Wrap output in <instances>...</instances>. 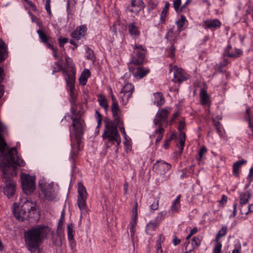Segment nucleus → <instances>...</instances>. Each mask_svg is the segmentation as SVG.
<instances>
[{
    "label": "nucleus",
    "mask_w": 253,
    "mask_h": 253,
    "mask_svg": "<svg viewBox=\"0 0 253 253\" xmlns=\"http://www.w3.org/2000/svg\"><path fill=\"white\" fill-rule=\"evenodd\" d=\"M111 111L114 118V121L108 118H105L104 120L105 129L102 134V137L105 141L107 148L111 147V145L115 144V142H116L117 145H119L121 141L120 135L117 129V126L114 124V123L122 120L120 117L121 111L119 105H112Z\"/></svg>",
    "instance_id": "obj_1"
},
{
    "label": "nucleus",
    "mask_w": 253,
    "mask_h": 253,
    "mask_svg": "<svg viewBox=\"0 0 253 253\" xmlns=\"http://www.w3.org/2000/svg\"><path fill=\"white\" fill-rule=\"evenodd\" d=\"M49 232V228L43 225H37L25 231L24 239L27 250L31 253H35Z\"/></svg>",
    "instance_id": "obj_2"
},
{
    "label": "nucleus",
    "mask_w": 253,
    "mask_h": 253,
    "mask_svg": "<svg viewBox=\"0 0 253 253\" xmlns=\"http://www.w3.org/2000/svg\"><path fill=\"white\" fill-rule=\"evenodd\" d=\"M13 213L20 221L27 219L30 222H35L39 218L37 204L31 200L25 201L21 206L17 203H14Z\"/></svg>",
    "instance_id": "obj_3"
},
{
    "label": "nucleus",
    "mask_w": 253,
    "mask_h": 253,
    "mask_svg": "<svg viewBox=\"0 0 253 253\" xmlns=\"http://www.w3.org/2000/svg\"><path fill=\"white\" fill-rule=\"evenodd\" d=\"M17 150L15 147L11 148L7 153L3 154L4 159L6 162H2L0 164V168L2 171L1 176L2 178H6V175L10 174L8 170L12 168L15 169L16 165L19 167H24L25 163L23 160L19 158L17 155Z\"/></svg>",
    "instance_id": "obj_4"
},
{
    "label": "nucleus",
    "mask_w": 253,
    "mask_h": 253,
    "mask_svg": "<svg viewBox=\"0 0 253 253\" xmlns=\"http://www.w3.org/2000/svg\"><path fill=\"white\" fill-rule=\"evenodd\" d=\"M63 76H67L66 82L68 88L70 91V102L72 104L75 103L77 95L74 92L76 69L74 67H69L67 70L63 72Z\"/></svg>",
    "instance_id": "obj_5"
},
{
    "label": "nucleus",
    "mask_w": 253,
    "mask_h": 253,
    "mask_svg": "<svg viewBox=\"0 0 253 253\" xmlns=\"http://www.w3.org/2000/svg\"><path fill=\"white\" fill-rule=\"evenodd\" d=\"M146 52V48L143 45L135 44L133 46V51L130 64L135 65L142 64L144 60Z\"/></svg>",
    "instance_id": "obj_6"
},
{
    "label": "nucleus",
    "mask_w": 253,
    "mask_h": 253,
    "mask_svg": "<svg viewBox=\"0 0 253 253\" xmlns=\"http://www.w3.org/2000/svg\"><path fill=\"white\" fill-rule=\"evenodd\" d=\"M22 188L26 195L31 194L35 189V178L29 174H23L21 176Z\"/></svg>",
    "instance_id": "obj_7"
},
{
    "label": "nucleus",
    "mask_w": 253,
    "mask_h": 253,
    "mask_svg": "<svg viewBox=\"0 0 253 253\" xmlns=\"http://www.w3.org/2000/svg\"><path fill=\"white\" fill-rule=\"evenodd\" d=\"M39 186L46 200L52 201L54 199V190L52 184L47 182L43 178L39 182Z\"/></svg>",
    "instance_id": "obj_8"
},
{
    "label": "nucleus",
    "mask_w": 253,
    "mask_h": 253,
    "mask_svg": "<svg viewBox=\"0 0 253 253\" xmlns=\"http://www.w3.org/2000/svg\"><path fill=\"white\" fill-rule=\"evenodd\" d=\"M78 205L80 210L82 212L86 208V201L87 194L85 187L82 183H79L78 184Z\"/></svg>",
    "instance_id": "obj_9"
},
{
    "label": "nucleus",
    "mask_w": 253,
    "mask_h": 253,
    "mask_svg": "<svg viewBox=\"0 0 253 253\" xmlns=\"http://www.w3.org/2000/svg\"><path fill=\"white\" fill-rule=\"evenodd\" d=\"M169 70V73L173 72L174 78L172 81L175 83L181 84L188 79V76L185 71L176 66L172 67L170 64Z\"/></svg>",
    "instance_id": "obj_10"
},
{
    "label": "nucleus",
    "mask_w": 253,
    "mask_h": 253,
    "mask_svg": "<svg viewBox=\"0 0 253 253\" xmlns=\"http://www.w3.org/2000/svg\"><path fill=\"white\" fill-rule=\"evenodd\" d=\"M72 126L75 130L76 139L78 145H79L84 134V122L79 118H72Z\"/></svg>",
    "instance_id": "obj_11"
},
{
    "label": "nucleus",
    "mask_w": 253,
    "mask_h": 253,
    "mask_svg": "<svg viewBox=\"0 0 253 253\" xmlns=\"http://www.w3.org/2000/svg\"><path fill=\"white\" fill-rule=\"evenodd\" d=\"M134 90V86L131 83H127L125 84L120 93L123 104H126L127 103L129 98L131 97Z\"/></svg>",
    "instance_id": "obj_12"
},
{
    "label": "nucleus",
    "mask_w": 253,
    "mask_h": 253,
    "mask_svg": "<svg viewBox=\"0 0 253 253\" xmlns=\"http://www.w3.org/2000/svg\"><path fill=\"white\" fill-rule=\"evenodd\" d=\"M170 111L166 108H163L157 112L155 119H154V124L157 127L162 126V124L166 122L168 115Z\"/></svg>",
    "instance_id": "obj_13"
},
{
    "label": "nucleus",
    "mask_w": 253,
    "mask_h": 253,
    "mask_svg": "<svg viewBox=\"0 0 253 253\" xmlns=\"http://www.w3.org/2000/svg\"><path fill=\"white\" fill-rule=\"evenodd\" d=\"M15 183L10 178L6 179L4 181L3 193L8 198L12 197L15 191Z\"/></svg>",
    "instance_id": "obj_14"
},
{
    "label": "nucleus",
    "mask_w": 253,
    "mask_h": 253,
    "mask_svg": "<svg viewBox=\"0 0 253 253\" xmlns=\"http://www.w3.org/2000/svg\"><path fill=\"white\" fill-rule=\"evenodd\" d=\"M185 122L184 119H182L181 120L179 121V126H178V130L179 131V140L180 146L179 147L180 149V152L182 153L183 148L185 145V138H186V134L183 131V130L185 128Z\"/></svg>",
    "instance_id": "obj_15"
},
{
    "label": "nucleus",
    "mask_w": 253,
    "mask_h": 253,
    "mask_svg": "<svg viewBox=\"0 0 253 253\" xmlns=\"http://www.w3.org/2000/svg\"><path fill=\"white\" fill-rule=\"evenodd\" d=\"M129 72H132L133 76L136 79H142L150 72L149 69L141 67H137L135 68L129 66Z\"/></svg>",
    "instance_id": "obj_16"
},
{
    "label": "nucleus",
    "mask_w": 253,
    "mask_h": 253,
    "mask_svg": "<svg viewBox=\"0 0 253 253\" xmlns=\"http://www.w3.org/2000/svg\"><path fill=\"white\" fill-rule=\"evenodd\" d=\"M201 241L202 237L199 236L195 237L192 238L191 244L189 241L188 242L186 241L185 253H189L195 249L197 248L201 245Z\"/></svg>",
    "instance_id": "obj_17"
},
{
    "label": "nucleus",
    "mask_w": 253,
    "mask_h": 253,
    "mask_svg": "<svg viewBox=\"0 0 253 253\" xmlns=\"http://www.w3.org/2000/svg\"><path fill=\"white\" fill-rule=\"evenodd\" d=\"M144 7L142 0H131V4L127 7V10L131 13L137 15Z\"/></svg>",
    "instance_id": "obj_18"
},
{
    "label": "nucleus",
    "mask_w": 253,
    "mask_h": 253,
    "mask_svg": "<svg viewBox=\"0 0 253 253\" xmlns=\"http://www.w3.org/2000/svg\"><path fill=\"white\" fill-rule=\"evenodd\" d=\"M221 22L217 19H207L204 21L203 26L206 29L214 31L220 27Z\"/></svg>",
    "instance_id": "obj_19"
},
{
    "label": "nucleus",
    "mask_w": 253,
    "mask_h": 253,
    "mask_svg": "<svg viewBox=\"0 0 253 253\" xmlns=\"http://www.w3.org/2000/svg\"><path fill=\"white\" fill-rule=\"evenodd\" d=\"M87 27L85 25L78 27L71 34V37L79 40L83 37L86 34Z\"/></svg>",
    "instance_id": "obj_20"
},
{
    "label": "nucleus",
    "mask_w": 253,
    "mask_h": 253,
    "mask_svg": "<svg viewBox=\"0 0 253 253\" xmlns=\"http://www.w3.org/2000/svg\"><path fill=\"white\" fill-rule=\"evenodd\" d=\"M128 31L130 35L134 39L137 38L140 35L138 27L135 22H132L128 25Z\"/></svg>",
    "instance_id": "obj_21"
},
{
    "label": "nucleus",
    "mask_w": 253,
    "mask_h": 253,
    "mask_svg": "<svg viewBox=\"0 0 253 253\" xmlns=\"http://www.w3.org/2000/svg\"><path fill=\"white\" fill-rule=\"evenodd\" d=\"M179 33L174 31V27L169 29L166 35V38L170 43H175Z\"/></svg>",
    "instance_id": "obj_22"
},
{
    "label": "nucleus",
    "mask_w": 253,
    "mask_h": 253,
    "mask_svg": "<svg viewBox=\"0 0 253 253\" xmlns=\"http://www.w3.org/2000/svg\"><path fill=\"white\" fill-rule=\"evenodd\" d=\"M251 197V193L249 191H246L245 193H242L240 195V203L241 208L245 207L246 204H247L249 200Z\"/></svg>",
    "instance_id": "obj_23"
},
{
    "label": "nucleus",
    "mask_w": 253,
    "mask_h": 253,
    "mask_svg": "<svg viewBox=\"0 0 253 253\" xmlns=\"http://www.w3.org/2000/svg\"><path fill=\"white\" fill-rule=\"evenodd\" d=\"M201 103L202 105L209 106L210 104L209 95L204 89L200 91Z\"/></svg>",
    "instance_id": "obj_24"
},
{
    "label": "nucleus",
    "mask_w": 253,
    "mask_h": 253,
    "mask_svg": "<svg viewBox=\"0 0 253 253\" xmlns=\"http://www.w3.org/2000/svg\"><path fill=\"white\" fill-rule=\"evenodd\" d=\"M5 129V126L2 125V123L0 121V152L3 154L7 144L2 137L1 133Z\"/></svg>",
    "instance_id": "obj_25"
},
{
    "label": "nucleus",
    "mask_w": 253,
    "mask_h": 253,
    "mask_svg": "<svg viewBox=\"0 0 253 253\" xmlns=\"http://www.w3.org/2000/svg\"><path fill=\"white\" fill-rule=\"evenodd\" d=\"M90 72L89 70L87 69H84L79 79L80 83L83 85H85L87 79L90 77Z\"/></svg>",
    "instance_id": "obj_26"
},
{
    "label": "nucleus",
    "mask_w": 253,
    "mask_h": 253,
    "mask_svg": "<svg viewBox=\"0 0 253 253\" xmlns=\"http://www.w3.org/2000/svg\"><path fill=\"white\" fill-rule=\"evenodd\" d=\"M171 168V165L167 163L161 162L158 166V171L160 174H164Z\"/></svg>",
    "instance_id": "obj_27"
},
{
    "label": "nucleus",
    "mask_w": 253,
    "mask_h": 253,
    "mask_svg": "<svg viewBox=\"0 0 253 253\" xmlns=\"http://www.w3.org/2000/svg\"><path fill=\"white\" fill-rule=\"evenodd\" d=\"M247 161L244 160H240L236 162L233 166V172L236 176H238L239 173V169L241 167L246 163Z\"/></svg>",
    "instance_id": "obj_28"
},
{
    "label": "nucleus",
    "mask_w": 253,
    "mask_h": 253,
    "mask_svg": "<svg viewBox=\"0 0 253 253\" xmlns=\"http://www.w3.org/2000/svg\"><path fill=\"white\" fill-rule=\"evenodd\" d=\"M154 101L155 104H156L157 106H161L163 105L165 103V98L163 96V94L161 92H157L154 94Z\"/></svg>",
    "instance_id": "obj_29"
},
{
    "label": "nucleus",
    "mask_w": 253,
    "mask_h": 253,
    "mask_svg": "<svg viewBox=\"0 0 253 253\" xmlns=\"http://www.w3.org/2000/svg\"><path fill=\"white\" fill-rule=\"evenodd\" d=\"M164 132V128L163 126H158L157 128L155 130L154 133L157 135L155 142L156 144H157L162 140Z\"/></svg>",
    "instance_id": "obj_30"
},
{
    "label": "nucleus",
    "mask_w": 253,
    "mask_h": 253,
    "mask_svg": "<svg viewBox=\"0 0 253 253\" xmlns=\"http://www.w3.org/2000/svg\"><path fill=\"white\" fill-rule=\"evenodd\" d=\"M98 101L99 105L103 107L106 111L108 110L109 105L108 104L107 100L104 95L100 94L98 96Z\"/></svg>",
    "instance_id": "obj_31"
},
{
    "label": "nucleus",
    "mask_w": 253,
    "mask_h": 253,
    "mask_svg": "<svg viewBox=\"0 0 253 253\" xmlns=\"http://www.w3.org/2000/svg\"><path fill=\"white\" fill-rule=\"evenodd\" d=\"M180 195H178L175 200L173 202V203L170 208V211L172 212H176L178 211L180 207Z\"/></svg>",
    "instance_id": "obj_32"
},
{
    "label": "nucleus",
    "mask_w": 253,
    "mask_h": 253,
    "mask_svg": "<svg viewBox=\"0 0 253 253\" xmlns=\"http://www.w3.org/2000/svg\"><path fill=\"white\" fill-rule=\"evenodd\" d=\"M73 227L74 226L72 223L68 224L67 226L68 239L70 242L72 246L75 244V240L74 239V235L73 234Z\"/></svg>",
    "instance_id": "obj_33"
},
{
    "label": "nucleus",
    "mask_w": 253,
    "mask_h": 253,
    "mask_svg": "<svg viewBox=\"0 0 253 253\" xmlns=\"http://www.w3.org/2000/svg\"><path fill=\"white\" fill-rule=\"evenodd\" d=\"M7 51L4 44L0 41V62L3 61L6 58Z\"/></svg>",
    "instance_id": "obj_34"
},
{
    "label": "nucleus",
    "mask_w": 253,
    "mask_h": 253,
    "mask_svg": "<svg viewBox=\"0 0 253 253\" xmlns=\"http://www.w3.org/2000/svg\"><path fill=\"white\" fill-rule=\"evenodd\" d=\"M185 17L183 15H181L180 18L176 22L179 33L183 30V27L185 24Z\"/></svg>",
    "instance_id": "obj_35"
},
{
    "label": "nucleus",
    "mask_w": 253,
    "mask_h": 253,
    "mask_svg": "<svg viewBox=\"0 0 253 253\" xmlns=\"http://www.w3.org/2000/svg\"><path fill=\"white\" fill-rule=\"evenodd\" d=\"M37 33H38V34L39 35V36L41 40L42 41V42L43 43H46V42H47V41H50V40L51 39V38L48 37L45 34V33L43 31L41 30H38L37 31Z\"/></svg>",
    "instance_id": "obj_36"
},
{
    "label": "nucleus",
    "mask_w": 253,
    "mask_h": 253,
    "mask_svg": "<svg viewBox=\"0 0 253 253\" xmlns=\"http://www.w3.org/2000/svg\"><path fill=\"white\" fill-rule=\"evenodd\" d=\"M242 54V51L240 49H236L235 53H226L224 56L229 57L237 58L239 57Z\"/></svg>",
    "instance_id": "obj_37"
},
{
    "label": "nucleus",
    "mask_w": 253,
    "mask_h": 253,
    "mask_svg": "<svg viewBox=\"0 0 253 253\" xmlns=\"http://www.w3.org/2000/svg\"><path fill=\"white\" fill-rule=\"evenodd\" d=\"M115 126L117 127L118 126L120 129V131L124 134V137L126 138V134L125 131V127L124 126V123L122 120L114 123Z\"/></svg>",
    "instance_id": "obj_38"
},
{
    "label": "nucleus",
    "mask_w": 253,
    "mask_h": 253,
    "mask_svg": "<svg viewBox=\"0 0 253 253\" xmlns=\"http://www.w3.org/2000/svg\"><path fill=\"white\" fill-rule=\"evenodd\" d=\"M86 58L94 62L95 60V57L93 53V51L89 47H87L86 49Z\"/></svg>",
    "instance_id": "obj_39"
},
{
    "label": "nucleus",
    "mask_w": 253,
    "mask_h": 253,
    "mask_svg": "<svg viewBox=\"0 0 253 253\" xmlns=\"http://www.w3.org/2000/svg\"><path fill=\"white\" fill-rule=\"evenodd\" d=\"M158 4V0H149L148 1V12L155 9Z\"/></svg>",
    "instance_id": "obj_40"
},
{
    "label": "nucleus",
    "mask_w": 253,
    "mask_h": 253,
    "mask_svg": "<svg viewBox=\"0 0 253 253\" xmlns=\"http://www.w3.org/2000/svg\"><path fill=\"white\" fill-rule=\"evenodd\" d=\"M241 212L242 214H248L249 213L253 212V204H251L248 206V209L245 207L241 208Z\"/></svg>",
    "instance_id": "obj_41"
},
{
    "label": "nucleus",
    "mask_w": 253,
    "mask_h": 253,
    "mask_svg": "<svg viewBox=\"0 0 253 253\" xmlns=\"http://www.w3.org/2000/svg\"><path fill=\"white\" fill-rule=\"evenodd\" d=\"M159 224L160 223L155 220L154 221L150 222L147 225V229L148 230H155Z\"/></svg>",
    "instance_id": "obj_42"
},
{
    "label": "nucleus",
    "mask_w": 253,
    "mask_h": 253,
    "mask_svg": "<svg viewBox=\"0 0 253 253\" xmlns=\"http://www.w3.org/2000/svg\"><path fill=\"white\" fill-rule=\"evenodd\" d=\"M227 232V227H223L218 232L215 241L216 242H219L218 240L219 238L222 236H224Z\"/></svg>",
    "instance_id": "obj_43"
},
{
    "label": "nucleus",
    "mask_w": 253,
    "mask_h": 253,
    "mask_svg": "<svg viewBox=\"0 0 253 253\" xmlns=\"http://www.w3.org/2000/svg\"><path fill=\"white\" fill-rule=\"evenodd\" d=\"M159 206V198H156L154 199L153 203L150 205L151 210L155 211L158 209Z\"/></svg>",
    "instance_id": "obj_44"
},
{
    "label": "nucleus",
    "mask_w": 253,
    "mask_h": 253,
    "mask_svg": "<svg viewBox=\"0 0 253 253\" xmlns=\"http://www.w3.org/2000/svg\"><path fill=\"white\" fill-rule=\"evenodd\" d=\"M166 214V212L165 211H160L158 213V215L156 217L155 220L160 223L161 221L164 219Z\"/></svg>",
    "instance_id": "obj_45"
},
{
    "label": "nucleus",
    "mask_w": 253,
    "mask_h": 253,
    "mask_svg": "<svg viewBox=\"0 0 253 253\" xmlns=\"http://www.w3.org/2000/svg\"><path fill=\"white\" fill-rule=\"evenodd\" d=\"M95 117L97 121L98 127H99L102 123V115L98 111L95 112Z\"/></svg>",
    "instance_id": "obj_46"
},
{
    "label": "nucleus",
    "mask_w": 253,
    "mask_h": 253,
    "mask_svg": "<svg viewBox=\"0 0 253 253\" xmlns=\"http://www.w3.org/2000/svg\"><path fill=\"white\" fill-rule=\"evenodd\" d=\"M54 65L57 67V68H54L53 72H59L62 69V63L60 62H56L54 63Z\"/></svg>",
    "instance_id": "obj_47"
},
{
    "label": "nucleus",
    "mask_w": 253,
    "mask_h": 253,
    "mask_svg": "<svg viewBox=\"0 0 253 253\" xmlns=\"http://www.w3.org/2000/svg\"><path fill=\"white\" fill-rule=\"evenodd\" d=\"M207 151V149L205 146H202L201 148L200 151L199 152V160H201L203 158V155L204 154H205Z\"/></svg>",
    "instance_id": "obj_48"
},
{
    "label": "nucleus",
    "mask_w": 253,
    "mask_h": 253,
    "mask_svg": "<svg viewBox=\"0 0 253 253\" xmlns=\"http://www.w3.org/2000/svg\"><path fill=\"white\" fill-rule=\"evenodd\" d=\"M222 244L220 242H217V245L213 249V253H220Z\"/></svg>",
    "instance_id": "obj_49"
},
{
    "label": "nucleus",
    "mask_w": 253,
    "mask_h": 253,
    "mask_svg": "<svg viewBox=\"0 0 253 253\" xmlns=\"http://www.w3.org/2000/svg\"><path fill=\"white\" fill-rule=\"evenodd\" d=\"M173 4L175 10L177 11L181 4V0H174Z\"/></svg>",
    "instance_id": "obj_50"
},
{
    "label": "nucleus",
    "mask_w": 253,
    "mask_h": 253,
    "mask_svg": "<svg viewBox=\"0 0 253 253\" xmlns=\"http://www.w3.org/2000/svg\"><path fill=\"white\" fill-rule=\"evenodd\" d=\"M59 43L60 46H63L64 44L68 42V39L66 38H59L58 39Z\"/></svg>",
    "instance_id": "obj_51"
},
{
    "label": "nucleus",
    "mask_w": 253,
    "mask_h": 253,
    "mask_svg": "<svg viewBox=\"0 0 253 253\" xmlns=\"http://www.w3.org/2000/svg\"><path fill=\"white\" fill-rule=\"evenodd\" d=\"M50 0H46V2H45V9H46V10L47 11V12L49 14H50L51 12V10H50Z\"/></svg>",
    "instance_id": "obj_52"
},
{
    "label": "nucleus",
    "mask_w": 253,
    "mask_h": 253,
    "mask_svg": "<svg viewBox=\"0 0 253 253\" xmlns=\"http://www.w3.org/2000/svg\"><path fill=\"white\" fill-rule=\"evenodd\" d=\"M167 13L168 12L165 11V10H162L160 17L161 21L162 23H164L165 21V19L167 15Z\"/></svg>",
    "instance_id": "obj_53"
},
{
    "label": "nucleus",
    "mask_w": 253,
    "mask_h": 253,
    "mask_svg": "<svg viewBox=\"0 0 253 253\" xmlns=\"http://www.w3.org/2000/svg\"><path fill=\"white\" fill-rule=\"evenodd\" d=\"M170 43H171V46L170 47V52H171L170 57L171 58H172L174 55L175 47L174 45V43H173V42Z\"/></svg>",
    "instance_id": "obj_54"
},
{
    "label": "nucleus",
    "mask_w": 253,
    "mask_h": 253,
    "mask_svg": "<svg viewBox=\"0 0 253 253\" xmlns=\"http://www.w3.org/2000/svg\"><path fill=\"white\" fill-rule=\"evenodd\" d=\"M165 238L163 234L160 235L158 240L157 241V244L161 245L165 241Z\"/></svg>",
    "instance_id": "obj_55"
},
{
    "label": "nucleus",
    "mask_w": 253,
    "mask_h": 253,
    "mask_svg": "<svg viewBox=\"0 0 253 253\" xmlns=\"http://www.w3.org/2000/svg\"><path fill=\"white\" fill-rule=\"evenodd\" d=\"M46 44L47 47L52 50L54 49L55 48L53 47V44L52 43V39L50 40V41H47V42L46 43H44Z\"/></svg>",
    "instance_id": "obj_56"
},
{
    "label": "nucleus",
    "mask_w": 253,
    "mask_h": 253,
    "mask_svg": "<svg viewBox=\"0 0 253 253\" xmlns=\"http://www.w3.org/2000/svg\"><path fill=\"white\" fill-rule=\"evenodd\" d=\"M136 220H137V216H135V215H132V217L130 222L131 226L135 227L136 224Z\"/></svg>",
    "instance_id": "obj_57"
},
{
    "label": "nucleus",
    "mask_w": 253,
    "mask_h": 253,
    "mask_svg": "<svg viewBox=\"0 0 253 253\" xmlns=\"http://www.w3.org/2000/svg\"><path fill=\"white\" fill-rule=\"evenodd\" d=\"M227 201V197L225 195H222V199L219 201L221 205H224Z\"/></svg>",
    "instance_id": "obj_58"
},
{
    "label": "nucleus",
    "mask_w": 253,
    "mask_h": 253,
    "mask_svg": "<svg viewBox=\"0 0 253 253\" xmlns=\"http://www.w3.org/2000/svg\"><path fill=\"white\" fill-rule=\"evenodd\" d=\"M132 214L133 215H135V216H137V203H135V205L133 207Z\"/></svg>",
    "instance_id": "obj_59"
},
{
    "label": "nucleus",
    "mask_w": 253,
    "mask_h": 253,
    "mask_svg": "<svg viewBox=\"0 0 253 253\" xmlns=\"http://www.w3.org/2000/svg\"><path fill=\"white\" fill-rule=\"evenodd\" d=\"M25 2L29 5V6L31 7L33 9L35 10L36 9V5L35 4L33 3L31 1H30L29 0H24Z\"/></svg>",
    "instance_id": "obj_60"
},
{
    "label": "nucleus",
    "mask_w": 253,
    "mask_h": 253,
    "mask_svg": "<svg viewBox=\"0 0 253 253\" xmlns=\"http://www.w3.org/2000/svg\"><path fill=\"white\" fill-rule=\"evenodd\" d=\"M237 203H234L233 205V208H234L232 214L231 215V216L234 217L236 215L237 211Z\"/></svg>",
    "instance_id": "obj_61"
},
{
    "label": "nucleus",
    "mask_w": 253,
    "mask_h": 253,
    "mask_svg": "<svg viewBox=\"0 0 253 253\" xmlns=\"http://www.w3.org/2000/svg\"><path fill=\"white\" fill-rule=\"evenodd\" d=\"M180 240L178 239L176 236H175L173 239V244L174 246H176L178 245L180 243Z\"/></svg>",
    "instance_id": "obj_62"
},
{
    "label": "nucleus",
    "mask_w": 253,
    "mask_h": 253,
    "mask_svg": "<svg viewBox=\"0 0 253 253\" xmlns=\"http://www.w3.org/2000/svg\"><path fill=\"white\" fill-rule=\"evenodd\" d=\"M111 99H112V100L113 102L112 105H115V104H118V101H117L115 96H114V95L113 93H112V94H111Z\"/></svg>",
    "instance_id": "obj_63"
},
{
    "label": "nucleus",
    "mask_w": 253,
    "mask_h": 253,
    "mask_svg": "<svg viewBox=\"0 0 253 253\" xmlns=\"http://www.w3.org/2000/svg\"><path fill=\"white\" fill-rule=\"evenodd\" d=\"M163 250L162 249V245L160 244H157V253H162Z\"/></svg>",
    "instance_id": "obj_64"
}]
</instances>
